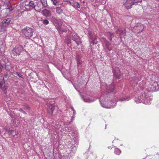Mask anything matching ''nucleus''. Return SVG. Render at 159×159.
Wrapping results in <instances>:
<instances>
[{
  "label": "nucleus",
  "mask_w": 159,
  "mask_h": 159,
  "mask_svg": "<svg viewBox=\"0 0 159 159\" xmlns=\"http://www.w3.org/2000/svg\"><path fill=\"white\" fill-rule=\"evenodd\" d=\"M151 80L150 81L149 84L147 86H143V89L145 90L144 89L148 91L153 92L157 91L159 90V76H155L152 75L150 78Z\"/></svg>",
  "instance_id": "f257e3e1"
},
{
  "label": "nucleus",
  "mask_w": 159,
  "mask_h": 159,
  "mask_svg": "<svg viewBox=\"0 0 159 159\" xmlns=\"http://www.w3.org/2000/svg\"><path fill=\"white\" fill-rule=\"evenodd\" d=\"M99 101L102 107L107 108H111L115 107L116 102L112 99H108L107 96L104 94L102 95L99 98Z\"/></svg>",
  "instance_id": "f03ea898"
},
{
  "label": "nucleus",
  "mask_w": 159,
  "mask_h": 159,
  "mask_svg": "<svg viewBox=\"0 0 159 159\" xmlns=\"http://www.w3.org/2000/svg\"><path fill=\"white\" fill-rule=\"evenodd\" d=\"M83 100L85 102H90L96 100L97 98L92 93H87L83 96H81Z\"/></svg>",
  "instance_id": "7ed1b4c3"
},
{
  "label": "nucleus",
  "mask_w": 159,
  "mask_h": 159,
  "mask_svg": "<svg viewBox=\"0 0 159 159\" xmlns=\"http://www.w3.org/2000/svg\"><path fill=\"white\" fill-rule=\"evenodd\" d=\"M76 150V147L75 146L73 147L69 150L66 151L64 155L62 156L63 158L65 159H71L72 157L73 156Z\"/></svg>",
  "instance_id": "20e7f679"
},
{
  "label": "nucleus",
  "mask_w": 159,
  "mask_h": 159,
  "mask_svg": "<svg viewBox=\"0 0 159 159\" xmlns=\"http://www.w3.org/2000/svg\"><path fill=\"white\" fill-rule=\"evenodd\" d=\"M139 92L142 95L143 98V103L146 105H148L151 103V100L149 96L147 95V93H146L144 91V89H140Z\"/></svg>",
  "instance_id": "39448f33"
},
{
  "label": "nucleus",
  "mask_w": 159,
  "mask_h": 159,
  "mask_svg": "<svg viewBox=\"0 0 159 159\" xmlns=\"http://www.w3.org/2000/svg\"><path fill=\"white\" fill-rule=\"evenodd\" d=\"M141 0H127L125 4V6L127 9H129L131 7V6L134 4H137V3L140 2Z\"/></svg>",
  "instance_id": "423d86ee"
},
{
  "label": "nucleus",
  "mask_w": 159,
  "mask_h": 159,
  "mask_svg": "<svg viewBox=\"0 0 159 159\" xmlns=\"http://www.w3.org/2000/svg\"><path fill=\"white\" fill-rule=\"evenodd\" d=\"M11 20L10 18H7L3 20L2 23L1 30L2 31H5L6 30L7 27L10 25Z\"/></svg>",
  "instance_id": "0eeeda50"
},
{
  "label": "nucleus",
  "mask_w": 159,
  "mask_h": 159,
  "mask_svg": "<svg viewBox=\"0 0 159 159\" xmlns=\"http://www.w3.org/2000/svg\"><path fill=\"white\" fill-rule=\"evenodd\" d=\"M22 31L24 34L27 37H30L33 35V30L29 27H26Z\"/></svg>",
  "instance_id": "6e6552de"
},
{
  "label": "nucleus",
  "mask_w": 159,
  "mask_h": 159,
  "mask_svg": "<svg viewBox=\"0 0 159 159\" xmlns=\"http://www.w3.org/2000/svg\"><path fill=\"white\" fill-rule=\"evenodd\" d=\"M23 50V47L22 46L19 45L16 46L15 48L12 51V53L14 56H17L20 54V53Z\"/></svg>",
  "instance_id": "1a4fd4ad"
},
{
  "label": "nucleus",
  "mask_w": 159,
  "mask_h": 159,
  "mask_svg": "<svg viewBox=\"0 0 159 159\" xmlns=\"http://www.w3.org/2000/svg\"><path fill=\"white\" fill-rule=\"evenodd\" d=\"M89 41L93 45L97 44V37L94 34H91L89 35Z\"/></svg>",
  "instance_id": "9d476101"
},
{
  "label": "nucleus",
  "mask_w": 159,
  "mask_h": 159,
  "mask_svg": "<svg viewBox=\"0 0 159 159\" xmlns=\"http://www.w3.org/2000/svg\"><path fill=\"white\" fill-rule=\"evenodd\" d=\"M64 126H61L60 125L59 123L56 124L54 127L56 129L60 130L61 132L64 134H67V129H68V128L67 127H65V129H64Z\"/></svg>",
  "instance_id": "9b49d317"
},
{
  "label": "nucleus",
  "mask_w": 159,
  "mask_h": 159,
  "mask_svg": "<svg viewBox=\"0 0 159 159\" xmlns=\"http://www.w3.org/2000/svg\"><path fill=\"white\" fill-rule=\"evenodd\" d=\"M115 77L118 79H121L122 78L121 75L120 73V70L118 67L115 68L113 71Z\"/></svg>",
  "instance_id": "f8f14e48"
},
{
  "label": "nucleus",
  "mask_w": 159,
  "mask_h": 159,
  "mask_svg": "<svg viewBox=\"0 0 159 159\" xmlns=\"http://www.w3.org/2000/svg\"><path fill=\"white\" fill-rule=\"evenodd\" d=\"M101 41L102 42L103 45H105L106 48L109 51L111 50L112 48H110L111 44L110 43L107 41L106 39L104 38H102L101 39Z\"/></svg>",
  "instance_id": "ddd939ff"
},
{
  "label": "nucleus",
  "mask_w": 159,
  "mask_h": 159,
  "mask_svg": "<svg viewBox=\"0 0 159 159\" xmlns=\"http://www.w3.org/2000/svg\"><path fill=\"white\" fill-rule=\"evenodd\" d=\"M72 39L75 41L77 45H79L81 43V42L80 39L76 33L73 34Z\"/></svg>",
  "instance_id": "4468645a"
},
{
  "label": "nucleus",
  "mask_w": 159,
  "mask_h": 159,
  "mask_svg": "<svg viewBox=\"0 0 159 159\" xmlns=\"http://www.w3.org/2000/svg\"><path fill=\"white\" fill-rule=\"evenodd\" d=\"M13 10V8L11 6H9L8 8L3 9L2 12L5 13V14H4L3 16H7L10 13V12Z\"/></svg>",
  "instance_id": "2eb2a0df"
},
{
  "label": "nucleus",
  "mask_w": 159,
  "mask_h": 159,
  "mask_svg": "<svg viewBox=\"0 0 159 159\" xmlns=\"http://www.w3.org/2000/svg\"><path fill=\"white\" fill-rule=\"evenodd\" d=\"M114 89V83L112 82L110 85L107 86L106 85L105 89L108 92H112Z\"/></svg>",
  "instance_id": "dca6fc26"
},
{
  "label": "nucleus",
  "mask_w": 159,
  "mask_h": 159,
  "mask_svg": "<svg viewBox=\"0 0 159 159\" xmlns=\"http://www.w3.org/2000/svg\"><path fill=\"white\" fill-rule=\"evenodd\" d=\"M48 106V107L47 109L48 112L49 114L52 115L54 109L55 107L52 104H49Z\"/></svg>",
  "instance_id": "f3484780"
},
{
  "label": "nucleus",
  "mask_w": 159,
  "mask_h": 159,
  "mask_svg": "<svg viewBox=\"0 0 159 159\" xmlns=\"http://www.w3.org/2000/svg\"><path fill=\"white\" fill-rule=\"evenodd\" d=\"M42 13L46 17H50L51 16V12L45 9L42 11Z\"/></svg>",
  "instance_id": "a211bd4d"
},
{
  "label": "nucleus",
  "mask_w": 159,
  "mask_h": 159,
  "mask_svg": "<svg viewBox=\"0 0 159 159\" xmlns=\"http://www.w3.org/2000/svg\"><path fill=\"white\" fill-rule=\"evenodd\" d=\"M5 82L2 81L0 82V88L4 91L5 93L6 92V89L7 86L6 85L4 84Z\"/></svg>",
  "instance_id": "6ab92c4d"
},
{
  "label": "nucleus",
  "mask_w": 159,
  "mask_h": 159,
  "mask_svg": "<svg viewBox=\"0 0 159 159\" xmlns=\"http://www.w3.org/2000/svg\"><path fill=\"white\" fill-rule=\"evenodd\" d=\"M132 98V97L130 96L125 97H122L118 99V100L121 102L128 101L130 100Z\"/></svg>",
  "instance_id": "aec40b11"
},
{
  "label": "nucleus",
  "mask_w": 159,
  "mask_h": 159,
  "mask_svg": "<svg viewBox=\"0 0 159 159\" xmlns=\"http://www.w3.org/2000/svg\"><path fill=\"white\" fill-rule=\"evenodd\" d=\"M142 95H140V96H138L135 98L134 101L137 103H140L143 102Z\"/></svg>",
  "instance_id": "412c9836"
},
{
  "label": "nucleus",
  "mask_w": 159,
  "mask_h": 159,
  "mask_svg": "<svg viewBox=\"0 0 159 159\" xmlns=\"http://www.w3.org/2000/svg\"><path fill=\"white\" fill-rule=\"evenodd\" d=\"M116 32L117 34H119L120 35H125V30H122L120 29L116 31Z\"/></svg>",
  "instance_id": "4be33fe9"
},
{
  "label": "nucleus",
  "mask_w": 159,
  "mask_h": 159,
  "mask_svg": "<svg viewBox=\"0 0 159 159\" xmlns=\"http://www.w3.org/2000/svg\"><path fill=\"white\" fill-rule=\"evenodd\" d=\"M27 6L29 7H30L33 8H35V5L33 1H30L28 4L27 5Z\"/></svg>",
  "instance_id": "5701e85b"
},
{
  "label": "nucleus",
  "mask_w": 159,
  "mask_h": 159,
  "mask_svg": "<svg viewBox=\"0 0 159 159\" xmlns=\"http://www.w3.org/2000/svg\"><path fill=\"white\" fill-rule=\"evenodd\" d=\"M121 152L120 150L118 148L115 147L114 153L117 155H119Z\"/></svg>",
  "instance_id": "b1692460"
},
{
  "label": "nucleus",
  "mask_w": 159,
  "mask_h": 159,
  "mask_svg": "<svg viewBox=\"0 0 159 159\" xmlns=\"http://www.w3.org/2000/svg\"><path fill=\"white\" fill-rule=\"evenodd\" d=\"M107 35L111 41L112 40V38L114 37L113 34L110 32L107 33Z\"/></svg>",
  "instance_id": "393cba45"
},
{
  "label": "nucleus",
  "mask_w": 159,
  "mask_h": 159,
  "mask_svg": "<svg viewBox=\"0 0 159 159\" xmlns=\"http://www.w3.org/2000/svg\"><path fill=\"white\" fill-rule=\"evenodd\" d=\"M13 122L14 125L15 126H17L20 124L19 121L17 119L14 120Z\"/></svg>",
  "instance_id": "a878e982"
},
{
  "label": "nucleus",
  "mask_w": 159,
  "mask_h": 159,
  "mask_svg": "<svg viewBox=\"0 0 159 159\" xmlns=\"http://www.w3.org/2000/svg\"><path fill=\"white\" fill-rule=\"evenodd\" d=\"M56 11L58 14H61L62 13V11L59 7H57L56 8Z\"/></svg>",
  "instance_id": "bb28decb"
},
{
  "label": "nucleus",
  "mask_w": 159,
  "mask_h": 159,
  "mask_svg": "<svg viewBox=\"0 0 159 159\" xmlns=\"http://www.w3.org/2000/svg\"><path fill=\"white\" fill-rule=\"evenodd\" d=\"M77 62L78 66L80 65L82 63V61L80 60L79 58V56H78L77 57Z\"/></svg>",
  "instance_id": "cd10ccee"
},
{
  "label": "nucleus",
  "mask_w": 159,
  "mask_h": 159,
  "mask_svg": "<svg viewBox=\"0 0 159 159\" xmlns=\"http://www.w3.org/2000/svg\"><path fill=\"white\" fill-rule=\"evenodd\" d=\"M133 80L136 83L138 82L140 80L139 78L137 77H134Z\"/></svg>",
  "instance_id": "c85d7f7f"
},
{
  "label": "nucleus",
  "mask_w": 159,
  "mask_h": 159,
  "mask_svg": "<svg viewBox=\"0 0 159 159\" xmlns=\"http://www.w3.org/2000/svg\"><path fill=\"white\" fill-rule=\"evenodd\" d=\"M43 23L44 25H47L48 24L49 21L47 20H44L43 21Z\"/></svg>",
  "instance_id": "c756f323"
},
{
  "label": "nucleus",
  "mask_w": 159,
  "mask_h": 159,
  "mask_svg": "<svg viewBox=\"0 0 159 159\" xmlns=\"http://www.w3.org/2000/svg\"><path fill=\"white\" fill-rule=\"evenodd\" d=\"M70 109L73 111V115L74 116V115L75 114V112L74 108H73V107H71L70 108Z\"/></svg>",
  "instance_id": "7c9ffc66"
},
{
  "label": "nucleus",
  "mask_w": 159,
  "mask_h": 159,
  "mask_svg": "<svg viewBox=\"0 0 159 159\" xmlns=\"http://www.w3.org/2000/svg\"><path fill=\"white\" fill-rule=\"evenodd\" d=\"M53 2V4L54 5H56L57 4V1L56 0H51Z\"/></svg>",
  "instance_id": "2f4dec72"
},
{
  "label": "nucleus",
  "mask_w": 159,
  "mask_h": 159,
  "mask_svg": "<svg viewBox=\"0 0 159 159\" xmlns=\"http://www.w3.org/2000/svg\"><path fill=\"white\" fill-rule=\"evenodd\" d=\"M19 111L21 112H22V113H23V114H26V113L25 111H24L23 110H22V109H20L19 110Z\"/></svg>",
  "instance_id": "473e14b6"
},
{
  "label": "nucleus",
  "mask_w": 159,
  "mask_h": 159,
  "mask_svg": "<svg viewBox=\"0 0 159 159\" xmlns=\"http://www.w3.org/2000/svg\"><path fill=\"white\" fill-rule=\"evenodd\" d=\"M17 74L19 77L22 78L23 75L19 73H17Z\"/></svg>",
  "instance_id": "72a5a7b5"
},
{
  "label": "nucleus",
  "mask_w": 159,
  "mask_h": 159,
  "mask_svg": "<svg viewBox=\"0 0 159 159\" xmlns=\"http://www.w3.org/2000/svg\"><path fill=\"white\" fill-rule=\"evenodd\" d=\"M3 67V66L1 65L0 63V70H1L2 68Z\"/></svg>",
  "instance_id": "f704fd0d"
},
{
  "label": "nucleus",
  "mask_w": 159,
  "mask_h": 159,
  "mask_svg": "<svg viewBox=\"0 0 159 159\" xmlns=\"http://www.w3.org/2000/svg\"><path fill=\"white\" fill-rule=\"evenodd\" d=\"M77 7L78 8H80V4L79 3H77Z\"/></svg>",
  "instance_id": "c9c22d12"
},
{
  "label": "nucleus",
  "mask_w": 159,
  "mask_h": 159,
  "mask_svg": "<svg viewBox=\"0 0 159 159\" xmlns=\"http://www.w3.org/2000/svg\"><path fill=\"white\" fill-rule=\"evenodd\" d=\"M65 2H70L69 0H66V1H65Z\"/></svg>",
  "instance_id": "e433bc0d"
},
{
  "label": "nucleus",
  "mask_w": 159,
  "mask_h": 159,
  "mask_svg": "<svg viewBox=\"0 0 159 159\" xmlns=\"http://www.w3.org/2000/svg\"><path fill=\"white\" fill-rule=\"evenodd\" d=\"M74 118V117H73V116H72V117H71V119H72L73 118Z\"/></svg>",
  "instance_id": "4c0bfd02"
},
{
  "label": "nucleus",
  "mask_w": 159,
  "mask_h": 159,
  "mask_svg": "<svg viewBox=\"0 0 159 159\" xmlns=\"http://www.w3.org/2000/svg\"><path fill=\"white\" fill-rule=\"evenodd\" d=\"M0 133H1V134H3L2 131H0Z\"/></svg>",
  "instance_id": "58836bf2"
},
{
  "label": "nucleus",
  "mask_w": 159,
  "mask_h": 159,
  "mask_svg": "<svg viewBox=\"0 0 159 159\" xmlns=\"http://www.w3.org/2000/svg\"><path fill=\"white\" fill-rule=\"evenodd\" d=\"M16 134H15V135H17V133L16 132Z\"/></svg>",
  "instance_id": "ea45409f"
},
{
  "label": "nucleus",
  "mask_w": 159,
  "mask_h": 159,
  "mask_svg": "<svg viewBox=\"0 0 159 159\" xmlns=\"http://www.w3.org/2000/svg\"><path fill=\"white\" fill-rule=\"evenodd\" d=\"M74 87H75L74 85ZM75 88V89H76V88Z\"/></svg>",
  "instance_id": "a19ab883"
},
{
  "label": "nucleus",
  "mask_w": 159,
  "mask_h": 159,
  "mask_svg": "<svg viewBox=\"0 0 159 159\" xmlns=\"http://www.w3.org/2000/svg\"><path fill=\"white\" fill-rule=\"evenodd\" d=\"M68 132H70V131L69 130H68Z\"/></svg>",
  "instance_id": "79ce46f5"
},
{
  "label": "nucleus",
  "mask_w": 159,
  "mask_h": 159,
  "mask_svg": "<svg viewBox=\"0 0 159 159\" xmlns=\"http://www.w3.org/2000/svg\"><path fill=\"white\" fill-rule=\"evenodd\" d=\"M143 159H144V158H143Z\"/></svg>",
  "instance_id": "37998d69"
}]
</instances>
